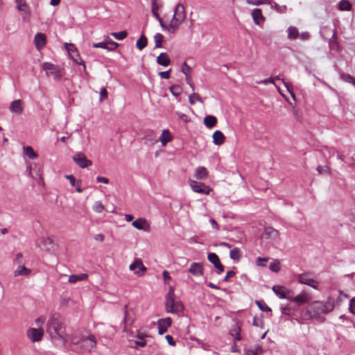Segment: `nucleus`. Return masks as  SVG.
<instances>
[{
    "label": "nucleus",
    "mask_w": 355,
    "mask_h": 355,
    "mask_svg": "<svg viewBox=\"0 0 355 355\" xmlns=\"http://www.w3.org/2000/svg\"><path fill=\"white\" fill-rule=\"evenodd\" d=\"M107 98V92L105 88H101L100 92V101Z\"/></svg>",
    "instance_id": "obj_52"
},
{
    "label": "nucleus",
    "mask_w": 355,
    "mask_h": 355,
    "mask_svg": "<svg viewBox=\"0 0 355 355\" xmlns=\"http://www.w3.org/2000/svg\"><path fill=\"white\" fill-rule=\"evenodd\" d=\"M171 324H172V321L170 318H166L164 319H159L157 321L159 334L163 335L165 332H166L168 328L171 326Z\"/></svg>",
    "instance_id": "obj_13"
},
{
    "label": "nucleus",
    "mask_w": 355,
    "mask_h": 355,
    "mask_svg": "<svg viewBox=\"0 0 355 355\" xmlns=\"http://www.w3.org/2000/svg\"><path fill=\"white\" fill-rule=\"evenodd\" d=\"M175 114L178 116V117L180 119H181L184 122H188V121H190L189 116L187 114H183V113H181V112H176Z\"/></svg>",
    "instance_id": "obj_56"
},
{
    "label": "nucleus",
    "mask_w": 355,
    "mask_h": 355,
    "mask_svg": "<svg viewBox=\"0 0 355 355\" xmlns=\"http://www.w3.org/2000/svg\"><path fill=\"white\" fill-rule=\"evenodd\" d=\"M15 261L19 265L23 263V254L21 252L16 254Z\"/></svg>",
    "instance_id": "obj_62"
},
{
    "label": "nucleus",
    "mask_w": 355,
    "mask_h": 355,
    "mask_svg": "<svg viewBox=\"0 0 355 355\" xmlns=\"http://www.w3.org/2000/svg\"><path fill=\"white\" fill-rule=\"evenodd\" d=\"M81 348L80 352H90L96 345V340L94 335H89L87 338L82 339L79 343Z\"/></svg>",
    "instance_id": "obj_4"
},
{
    "label": "nucleus",
    "mask_w": 355,
    "mask_h": 355,
    "mask_svg": "<svg viewBox=\"0 0 355 355\" xmlns=\"http://www.w3.org/2000/svg\"><path fill=\"white\" fill-rule=\"evenodd\" d=\"M256 304L258 306V307L259 308V309L262 311H265V312H269V311L271 312L272 311L271 309L263 300L256 301Z\"/></svg>",
    "instance_id": "obj_43"
},
{
    "label": "nucleus",
    "mask_w": 355,
    "mask_h": 355,
    "mask_svg": "<svg viewBox=\"0 0 355 355\" xmlns=\"http://www.w3.org/2000/svg\"><path fill=\"white\" fill-rule=\"evenodd\" d=\"M88 278V275L86 273H81L78 275H71L69 276V282L76 283L79 281L86 280Z\"/></svg>",
    "instance_id": "obj_31"
},
{
    "label": "nucleus",
    "mask_w": 355,
    "mask_h": 355,
    "mask_svg": "<svg viewBox=\"0 0 355 355\" xmlns=\"http://www.w3.org/2000/svg\"><path fill=\"white\" fill-rule=\"evenodd\" d=\"M272 291L277 296L282 299L290 300L292 297V291L283 286H273Z\"/></svg>",
    "instance_id": "obj_9"
},
{
    "label": "nucleus",
    "mask_w": 355,
    "mask_h": 355,
    "mask_svg": "<svg viewBox=\"0 0 355 355\" xmlns=\"http://www.w3.org/2000/svg\"><path fill=\"white\" fill-rule=\"evenodd\" d=\"M174 17L179 19V21H182L185 19L186 14L184 10V7L181 3H178L176 7L173 14Z\"/></svg>",
    "instance_id": "obj_21"
},
{
    "label": "nucleus",
    "mask_w": 355,
    "mask_h": 355,
    "mask_svg": "<svg viewBox=\"0 0 355 355\" xmlns=\"http://www.w3.org/2000/svg\"><path fill=\"white\" fill-rule=\"evenodd\" d=\"M174 288L171 286L165 296V306L167 313H178L183 310V305L179 301H175Z\"/></svg>",
    "instance_id": "obj_3"
},
{
    "label": "nucleus",
    "mask_w": 355,
    "mask_h": 355,
    "mask_svg": "<svg viewBox=\"0 0 355 355\" xmlns=\"http://www.w3.org/2000/svg\"><path fill=\"white\" fill-rule=\"evenodd\" d=\"M147 37L144 34H142L139 39L137 41L136 46L139 50H142L147 46Z\"/></svg>",
    "instance_id": "obj_33"
},
{
    "label": "nucleus",
    "mask_w": 355,
    "mask_h": 355,
    "mask_svg": "<svg viewBox=\"0 0 355 355\" xmlns=\"http://www.w3.org/2000/svg\"><path fill=\"white\" fill-rule=\"evenodd\" d=\"M24 154L28 157L30 159H35L37 157V155L34 151L33 148L31 146H27L23 148Z\"/></svg>",
    "instance_id": "obj_34"
},
{
    "label": "nucleus",
    "mask_w": 355,
    "mask_h": 355,
    "mask_svg": "<svg viewBox=\"0 0 355 355\" xmlns=\"http://www.w3.org/2000/svg\"><path fill=\"white\" fill-rule=\"evenodd\" d=\"M288 39H296L299 36V32L296 27L290 26L288 30Z\"/></svg>",
    "instance_id": "obj_35"
},
{
    "label": "nucleus",
    "mask_w": 355,
    "mask_h": 355,
    "mask_svg": "<svg viewBox=\"0 0 355 355\" xmlns=\"http://www.w3.org/2000/svg\"><path fill=\"white\" fill-rule=\"evenodd\" d=\"M146 224V220L145 218H140L133 221L132 225L136 229L141 230L144 229V225Z\"/></svg>",
    "instance_id": "obj_36"
},
{
    "label": "nucleus",
    "mask_w": 355,
    "mask_h": 355,
    "mask_svg": "<svg viewBox=\"0 0 355 355\" xmlns=\"http://www.w3.org/2000/svg\"><path fill=\"white\" fill-rule=\"evenodd\" d=\"M248 5L260 6L263 4H270L271 0H246Z\"/></svg>",
    "instance_id": "obj_40"
},
{
    "label": "nucleus",
    "mask_w": 355,
    "mask_h": 355,
    "mask_svg": "<svg viewBox=\"0 0 355 355\" xmlns=\"http://www.w3.org/2000/svg\"><path fill=\"white\" fill-rule=\"evenodd\" d=\"M189 182L190 187L194 192L208 195L211 191V189L204 183L191 180H189Z\"/></svg>",
    "instance_id": "obj_5"
},
{
    "label": "nucleus",
    "mask_w": 355,
    "mask_h": 355,
    "mask_svg": "<svg viewBox=\"0 0 355 355\" xmlns=\"http://www.w3.org/2000/svg\"><path fill=\"white\" fill-rule=\"evenodd\" d=\"M263 350L260 345H256L254 349H245L244 355H261Z\"/></svg>",
    "instance_id": "obj_27"
},
{
    "label": "nucleus",
    "mask_w": 355,
    "mask_h": 355,
    "mask_svg": "<svg viewBox=\"0 0 355 355\" xmlns=\"http://www.w3.org/2000/svg\"><path fill=\"white\" fill-rule=\"evenodd\" d=\"M141 139L144 140V144L148 146H154L158 141V139L153 132H146Z\"/></svg>",
    "instance_id": "obj_18"
},
{
    "label": "nucleus",
    "mask_w": 355,
    "mask_h": 355,
    "mask_svg": "<svg viewBox=\"0 0 355 355\" xmlns=\"http://www.w3.org/2000/svg\"><path fill=\"white\" fill-rule=\"evenodd\" d=\"M152 12L156 19H159L160 16L158 14V6L155 1L152 4Z\"/></svg>",
    "instance_id": "obj_49"
},
{
    "label": "nucleus",
    "mask_w": 355,
    "mask_h": 355,
    "mask_svg": "<svg viewBox=\"0 0 355 355\" xmlns=\"http://www.w3.org/2000/svg\"><path fill=\"white\" fill-rule=\"evenodd\" d=\"M42 69L46 71L48 76L51 75L55 78H60L62 76L58 67L50 62H44Z\"/></svg>",
    "instance_id": "obj_10"
},
{
    "label": "nucleus",
    "mask_w": 355,
    "mask_h": 355,
    "mask_svg": "<svg viewBox=\"0 0 355 355\" xmlns=\"http://www.w3.org/2000/svg\"><path fill=\"white\" fill-rule=\"evenodd\" d=\"M10 110L11 112L20 115L23 113V102L18 99L12 101L10 105Z\"/></svg>",
    "instance_id": "obj_17"
},
{
    "label": "nucleus",
    "mask_w": 355,
    "mask_h": 355,
    "mask_svg": "<svg viewBox=\"0 0 355 355\" xmlns=\"http://www.w3.org/2000/svg\"><path fill=\"white\" fill-rule=\"evenodd\" d=\"M107 41V50L108 51H114L115 50L118 46L119 44L116 42H114L110 39L106 40Z\"/></svg>",
    "instance_id": "obj_46"
},
{
    "label": "nucleus",
    "mask_w": 355,
    "mask_h": 355,
    "mask_svg": "<svg viewBox=\"0 0 355 355\" xmlns=\"http://www.w3.org/2000/svg\"><path fill=\"white\" fill-rule=\"evenodd\" d=\"M73 159L76 164L82 168H87L92 164V161L88 159L86 156L81 153L75 155Z\"/></svg>",
    "instance_id": "obj_12"
},
{
    "label": "nucleus",
    "mask_w": 355,
    "mask_h": 355,
    "mask_svg": "<svg viewBox=\"0 0 355 355\" xmlns=\"http://www.w3.org/2000/svg\"><path fill=\"white\" fill-rule=\"evenodd\" d=\"M129 269L134 271L139 277L142 276L147 270L140 259H136L135 261L130 265Z\"/></svg>",
    "instance_id": "obj_8"
},
{
    "label": "nucleus",
    "mask_w": 355,
    "mask_h": 355,
    "mask_svg": "<svg viewBox=\"0 0 355 355\" xmlns=\"http://www.w3.org/2000/svg\"><path fill=\"white\" fill-rule=\"evenodd\" d=\"M191 70V68L187 64L186 62H184L182 67V72L185 75L187 76L190 73Z\"/></svg>",
    "instance_id": "obj_50"
},
{
    "label": "nucleus",
    "mask_w": 355,
    "mask_h": 355,
    "mask_svg": "<svg viewBox=\"0 0 355 355\" xmlns=\"http://www.w3.org/2000/svg\"><path fill=\"white\" fill-rule=\"evenodd\" d=\"M272 8L280 13H285L287 10V7L286 6H279L275 2L272 5Z\"/></svg>",
    "instance_id": "obj_47"
},
{
    "label": "nucleus",
    "mask_w": 355,
    "mask_h": 355,
    "mask_svg": "<svg viewBox=\"0 0 355 355\" xmlns=\"http://www.w3.org/2000/svg\"><path fill=\"white\" fill-rule=\"evenodd\" d=\"M230 258L234 261H239L241 257L239 248H234L230 252Z\"/></svg>",
    "instance_id": "obj_37"
},
{
    "label": "nucleus",
    "mask_w": 355,
    "mask_h": 355,
    "mask_svg": "<svg viewBox=\"0 0 355 355\" xmlns=\"http://www.w3.org/2000/svg\"><path fill=\"white\" fill-rule=\"evenodd\" d=\"M338 8L340 10L349 11L352 8V5L348 1L342 0L339 3Z\"/></svg>",
    "instance_id": "obj_39"
},
{
    "label": "nucleus",
    "mask_w": 355,
    "mask_h": 355,
    "mask_svg": "<svg viewBox=\"0 0 355 355\" xmlns=\"http://www.w3.org/2000/svg\"><path fill=\"white\" fill-rule=\"evenodd\" d=\"M64 178L69 180L70 184L72 187L76 185V178L73 175H66Z\"/></svg>",
    "instance_id": "obj_58"
},
{
    "label": "nucleus",
    "mask_w": 355,
    "mask_h": 355,
    "mask_svg": "<svg viewBox=\"0 0 355 355\" xmlns=\"http://www.w3.org/2000/svg\"><path fill=\"white\" fill-rule=\"evenodd\" d=\"M173 139V137L171 134V132H169L168 130H163L162 135H160V137H159V139L161 142H162V145L163 146H166V144L171 141Z\"/></svg>",
    "instance_id": "obj_26"
},
{
    "label": "nucleus",
    "mask_w": 355,
    "mask_h": 355,
    "mask_svg": "<svg viewBox=\"0 0 355 355\" xmlns=\"http://www.w3.org/2000/svg\"><path fill=\"white\" fill-rule=\"evenodd\" d=\"M46 331L55 343L62 345L67 343L68 336L66 327L58 313L53 314L48 320Z\"/></svg>",
    "instance_id": "obj_1"
},
{
    "label": "nucleus",
    "mask_w": 355,
    "mask_h": 355,
    "mask_svg": "<svg viewBox=\"0 0 355 355\" xmlns=\"http://www.w3.org/2000/svg\"><path fill=\"white\" fill-rule=\"evenodd\" d=\"M311 300V295L305 291H302L297 296H293L292 292V297L290 298V301L296 303L298 306L309 302Z\"/></svg>",
    "instance_id": "obj_7"
},
{
    "label": "nucleus",
    "mask_w": 355,
    "mask_h": 355,
    "mask_svg": "<svg viewBox=\"0 0 355 355\" xmlns=\"http://www.w3.org/2000/svg\"><path fill=\"white\" fill-rule=\"evenodd\" d=\"M217 123V119L216 116L212 115H207L204 119V124L208 128H211Z\"/></svg>",
    "instance_id": "obj_29"
},
{
    "label": "nucleus",
    "mask_w": 355,
    "mask_h": 355,
    "mask_svg": "<svg viewBox=\"0 0 355 355\" xmlns=\"http://www.w3.org/2000/svg\"><path fill=\"white\" fill-rule=\"evenodd\" d=\"M165 338L166 340H167L168 345H170L171 346H175L176 345V343L175 341L173 340V338L172 336L171 335H166L165 336Z\"/></svg>",
    "instance_id": "obj_59"
},
{
    "label": "nucleus",
    "mask_w": 355,
    "mask_h": 355,
    "mask_svg": "<svg viewBox=\"0 0 355 355\" xmlns=\"http://www.w3.org/2000/svg\"><path fill=\"white\" fill-rule=\"evenodd\" d=\"M335 307V302L332 297H328L326 302L314 301L309 305L308 313L310 317L315 318L319 322H323L324 318L322 314L331 312Z\"/></svg>",
    "instance_id": "obj_2"
},
{
    "label": "nucleus",
    "mask_w": 355,
    "mask_h": 355,
    "mask_svg": "<svg viewBox=\"0 0 355 355\" xmlns=\"http://www.w3.org/2000/svg\"><path fill=\"white\" fill-rule=\"evenodd\" d=\"M189 101L190 104L191 105H193L196 103V101L203 103V101L202 98L200 96V95L195 92H193L192 94L189 96Z\"/></svg>",
    "instance_id": "obj_42"
},
{
    "label": "nucleus",
    "mask_w": 355,
    "mask_h": 355,
    "mask_svg": "<svg viewBox=\"0 0 355 355\" xmlns=\"http://www.w3.org/2000/svg\"><path fill=\"white\" fill-rule=\"evenodd\" d=\"M157 62L159 65L166 67L170 64L171 60L166 53H161L157 58Z\"/></svg>",
    "instance_id": "obj_25"
},
{
    "label": "nucleus",
    "mask_w": 355,
    "mask_h": 355,
    "mask_svg": "<svg viewBox=\"0 0 355 355\" xmlns=\"http://www.w3.org/2000/svg\"><path fill=\"white\" fill-rule=\"evenodd\" d=\"M263 235L266 239H270L272 241H277L279 236V232L272 227H265Z\"/></svg>",
    "instance_id": "obj_15"
},
{
    "label": "nucleus",
    "mask_w": 355,
    "mask_h": 355,
    "mask_svg": "<svg viewBox=\"0 0 355 355\" xmlns=\"http://www.w3.org/2000/svg\"><path fill=\"white\" fill-rule=\"evenodd\" d=\"M182 22V21H179V19L173 17L168 28V31L170 33H174Z\"/></svg>",
    "instance_id": "obj_30"
},
{
    "label": "nucleus",
    "mask_w": 355,
    "mask_h": 355,
    "mask_svg": "<svg viewBox=\"0 0 355 355\" xmlns=\"http://www.w3.org/2000/svg\"><path fill=\"white\" fill-rule=\"evenodd\" d=\"M268 260V258L258 257L257 259V265L259 266H266L265 263L267 262Z\"/></svg>",
    "instance_id": "obj_53"
},
{
    "label": "nucleus",
    "mask_w": 355,
    "mask_h": 355,
    "mask_svg": "<svg viewBox=\"0 0 355 355\" xmlns=\"http://www.w3.org/2000/svg\"><path fill=\"white\" fill-rule=\"evenodd\" d=\"M171 69L168 71H161L159 73V76L162 78H164V79H168L170 78V71H171Z\"/></svg>",
    "instance_id": "obj_57"
},
{
    "label": "nucleus",
    "mask_w": 355,
    "mask_h": 355,
    "mask_svg": "<svg viewBox=\"0 0 355 355\" xmlns=\"http://www.w3.org/2000/svg\"><path fill=\"white\" fill-rule=\"evenodd\" d=\"M27 337L33 343L39 342L44 336V331L42 328H30L26 332Z\"/></svg>",
    "instance_id": "obj_6"
},
{
    "label": "nucleus",
    "mask_w": 355,
    "mask_h": 355,
    "mask_svg": "<svg viewBox=\"0 0 355 355\" xmlns=\"http://www.w3.org/2000/svg\"><path fill=\"white\" fill-rule=\"evenodd\" d=\"M297 281L300 284L310 286L315 289L318 288L316 281L312 278H310L306 274L299 275L297 277Z\"/></svg>",
    "instance_id": "obj_14"
},
{
    "label": "nucleus",
    "mask_w": 355,
    "mask_h": 355,
    "mask_svg": "<svg viewBox=\"0 0 355 355\" xmlns=\"http://www.w3.org/2000/svg\"><path fill=\"white\" fill-rule=\"evenodd\" d=\"M169 89L171 94L175 97L179 96L182 92V87L178 85H171Z\"/></svg>",
    "instance_id": "obj_38"
},
{
    "label": "nucleus",
    "mask_w": 355,
    "mask_h": 355,
    "mask_svg": "<svg viewBox=\"0 0 355 355\" xmlns=\"http://www.w3.org/2000/svg\"><path fill=\"white\" fill-rule=\"evenodd\" d=\"M349 310L352 314H355V297L350 300Z\"/></svg>",
    "instance_id": "obj_55"
},
{
    "label": "nucleus",
    "mask_w": 355,
    "mask_h": 355,
    "mask_svg": "<svg viewBox=\"0 0 355 355\" xmlns=\"http://www.w3.org/2000/svg\"><path fill=\"white\" fill-rule=\"evenodd\" d=\"M207 259L211 263H213L218 274H220L224 271V266L220 263V259L216 253H209Z\"/></svg>",
    "instance_id": "obj_11"
},
{
    "label": "nucleus",
    "mask_w": 355,
    "mask_h": 355,
    "mask_svg": "<svg viewBox=\"0 0 355 355\" xmlns=\"http://www.w3.org/2000/svg\"><path fill=\"white\" fill-rule=\"evenodd\" d=\"M241 329L237 324L234 325L230 329V334L232 336L235 337L236 340H241Z\"/></svg>",
    "instance_id": "obj_32"
},
{
    "label": "nucleus",
    "mask_w": 355,
    "mask_h": 355,
    "mask_svg": "<svg viewBox=\"0 0 355 355\" xmlns=\"http://www.w3.org/2000/svg\"><path fill=\"white\" fill-rule=\"evenodd\" d=\"M111 35L116 40H122L125 39L128 33L126 31H122L118 33H112Z\"/></svg>",
    "instance_id": "obj_45"
},
{
    "label": "nucleus",
    "mask_w": 355,
    "mask_h": 355,
    "mask_svg": "<svg viewBox=\"0 0 355 355\" xmlns=\"http://www.w3.org/2000/svg\"><path fill=\"white\" fill-rule=\"evenodd\" d=\"M96 181L98 182H102V183H104V184H108L109 183V179L105 178V177L98 176L96 178Z\"/></svg>",
    "instance_id": "obj_64"
},
{
    "label": "nucleus",
    "mask_w": 355,
    "mask_h": 355,
    "mask_svg": "<svg viewBox=\"0 0 355 355\" xmlns=\"http://www.w3.org/2000/svg\"><path fill=\"white\" fill-rule=\"evenodd\" d=\"M235 275H236V272L233 270L227 271V272L224 278V281L227 282L229 278L234 277Z\"/></svg>",
    "instance_id": "obj_63"
},
{
    "label": "nucleus",
    "mask_w": 355,
    "mask_h": 355,
    "mask_svg": "<svg viewBox=\"0 0 355 355\" xmlns=\"http://www.w3.org/2000/svg\"><path fill=\"white\" fill-rule=\"evenodd\" d=\"M46 35L42 33H37L34 37V42L37 49H40L46 44Z\"/></svg>",
    "instance_id": "obj_19"
},
{
    "label": "nucleus",
    "mask_w": 355,
    "mask_h": 355,
    "mask_svg": "<svg viewBox=\"0 0 355 355\" xmlns=\"http://www.w3.org/2000/svg\"><path fill=\"white\" fill-rule=\"evenodd\" d=\"M104 205L102 204L101 201H96L94 204L93 209L94 211L97 213H101L104 210Z\"/></svg>",
    "instance_id": "obj_48"
},
{
    "label": "nucleus",
    "mask_w": 355,
    "mask_h": 355,
    "mask_svg": "<svg viewBox=\"0 0 355 355\" xmlns=\"http://www.w3.org/2000/svg\"><path fill=\"white\" fill-rule=\"evenodd\" d=\"M31 270L25 267L24 265H19L17 268L14 271V276L17 277L19 275L27 276L30 274Z\"/></svg>",
    "instance_id": "obj_28"
},
{
    "label": "nucleus",
    "mask_w": 355,
    "mask_h": 355,
    "mask_svg": "<svg viewBox=\"0 0 355 355\" xmlns=\"http://www.w3.org/2000/svg\"><path fill=\"white\" fill-rule=\"evenodd\" d=\"M73 60L78 64H81L83 66L84 71H86V66L85 62L78 55V58H73Z\"/></svg>",
    "instance_id": "obj_61"
},
{
    "label": "nucleus",
    "mask_w": 355,
    "mask_h": 355,
    "mask_svg": "<svg viewBox=\"0 0 355 355\" xmlns=\"http://www.w3.org/2000/svg\"><path fill=\"white\" fill-rule=\"evenodd\" d=\"M188 271L195 277H200L203 275V266L200 263H192Z\"/></svg>",
    "instance_id": "obj_16"
},
{
    "label": "nucleus",
    "mask_w": 355,
    "mask_h": 355,
    "mask_svg": "<svg viewBox=\"0 0 355 355\" xmlns=\"http://www.w3.org/2000/svg\"><path fill=\"white\" fill-rule=\"evenodd\" d=\"M208 176V171L204 166H199L196 169L194 177L197 180H203Z\"/></svg>",
    "instance_id": "obj_23"
},
{
    "label": "nucleus",
    "mask_w": 355,
    "mask_h": 355,
    "mask_svg": "<svg viewBox=\"0 0 355 355\" xmlns=\"http://www.w3.org/2000/svg\"><path fill=\"white\" fill-rule=\"evenodd\" d=\"M282 80L284 85H285V87H286L288 92L291 94L292 97L294 98L295 94L293 91V86L290 83L285 82L284 80Z\"/></svg>",
    "instance_id": "obj_51"
},
{
    "label": "nucleus",
    "mask_w": 355,
    "mask_h": 355,
    "mask_svg": "<svg viewBox=\"0 0 355 355\" xmlns=\"http://www.w3.org/2000/svg\"><path fill=\"white\" fill-rule=\"evenodd\" d=\"M225 137L220 130H216L213 134V143L216 145H221L224 143Z\"/></svg>",
    "instance_id": "obj_24"
},
{
    "label": "nucleus",
    "mask_w": 355,
    "mask_h": 355,
    "mask_svg": "<svg viewBox=\"0 0 355 355\" xmlns=\"http://www.w3.org/2000/svg\"><path fill=\"white\" fill-rule=\"evenodd\" d=\"M17 9L21 12V16L24 21H28L31 17V12L26 3L17 6Z\"/></svg>",
    "instance_id": "obj_22"
},
{
    "label": "nucleus",
    "mask_w": 355,
    "mask_h": 355,
    "mask_svg": "<svg viewBox=\"0 0 355 355\" xmlns=\"http://www.w3.org/2000/svg\"><path fill=\"white\" fill-rule=\"evenodd\" d=\"M164 40V36L161 33H156L154 35V40L155 42V48H161L162 46V42Z\"/></svg>",
    "instance_id": "obj_41"
},
{
    "label": "nucleus",
    "mask_w": 355,
    "mask_h": 355,
    "mask_svg": "<svg viewBox=\"0 0 355 355\" xmlns=\"http://www.w3.org/2000/svg\"><path fill=\"white\" fill-rule=\"evenodd\" d=\"M127 321H128V304L125 305V306H124V317H123V322H122L123 324H124V327H126Z\"/></svg>",
    "instance_id": "obj_60"
},
{
    "label": "nucleus",
    "mask_w": 355,
    "mask_h": 355,
    "mask_svg": "<svg viewBox=\"0 0 355 355\" xmlns=\"http://www.w3.org/2000/svg\"><path fill=\"white\" fill-rule=\"evenodd\" d=\"M269 268L274 272H278L280 270V262L279 260H275L271 262L269 266Z\"/></svg>",
    "instance_id": "obj_44"
},
{
    "label": "nucleus",
    "mask_w": 355,
    "mask_h": 355,
    "mask_svg": "<svg viewBox=\"0 0 355 355\" xmlns=\"http://www.w3.org/2000/svg\"><path fill=\"white\" fill-rule=\"evenodd\" d=\"M252 17L255 24L260 25L261 21H265V17L262 14V11L259 8H255L252 10Z\"/></svg>",
    "instance_id": "obj_20"
},
{
    "label": "nucleus",
    "mask_w": 355,
    "mask_h": 355,
    "mask_svg": "<svg viewBox=\"0 0 355 355\" xmlns=\"http://www.w3.org/2000/svg\"><path fill=\"white\" fill-rule=\"evenodd\" d=\"M92 46L94 48H101V49H107V41L99 42V43H94V44H93Z\"/></svg>",
    "instance_id": "obj_54"
}]
</instances>
